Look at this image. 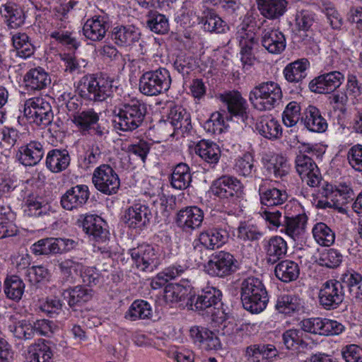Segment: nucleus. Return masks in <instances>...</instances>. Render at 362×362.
Segmentation results:
<instances>
[{
    "instance_id": "nucleus-50",
    "label": "nucleus",
    "mask_w": 362,
    "mask_h": 362,
    "mask_svg": "<svg viewBox=\"0 0 362 362\" xmlns=\"http://www.w3.org/2000/svg\"><path fill=\"white\" fill-rule=\"evenodd\" d=\"M256 129L264 137L276 139L281 136L282 129L279 122L270 117H262L256 124Z\"/></svg>"
},
{
    "instance_id": "nucleus-16",
    "label": "nucleus",
    "mask_w": 362,
    "mask_h": 362,
    "mask_svg": "<svg viewBox=\"0 0 362 362\" xmlns=\"http://www.w3.org/2000/svg\"><path fill=\"white\" fill-rule=\"evenodd\" d=\"M221 101L227 107L231 117L245 122L249 117V107L247 100L237 90L226 91L219 95Z\"/></svg>"
},
{
    "instance_id": "nucleus-63",
    "label": "nucleus",
    "mask_w": 362,
    "mask_h": 362,
    "mask_svg": "<svg viewBox=\"0 0 362 362\" xmlns=\"http://www.w3.org/2000/svg\"><path fill=\"white\" fill-rule=\"evenodd\" d=\"M338 282L344 287H347L350 293H352L356 290L355 294L357 296L358 289L361 288L362 284V276L358 272L351 269L347 270L343 273Z\"/></svg>"
},
{
    "instance_id": "nucleus-14",
    "label": "nucleus",
    "mask_w": 362,
    "mask_h": 362,
    "mask_svg": "<svg viewBox=\"0 0 362 362\" xmlns=\"http://www.w3.org/2000/svg\"><path fill=\"white\" fill-rule=\"evenodd\" d=\"M152 218V212L145 202L138 201L127 209L122 217L124 223L130 228L142 230Z\"/></svg>"
},
{
    "instance_id": "nucleus-55",
    "label": "nucleus",
    "mask_w": 362,
    "mask_h": 362,
    "mask_svg": "<svg viewBox=\"0 0 362 362\" xmlns=\"http://www.w3.org/2000/svg\"><path fill=\"white\" fill-rule=\"evenodd\" d=\"M25 291V284L16 275L8 276L4 281V293L11 300L18 301L21 299Z\"/></svg>"
},
{
    "instance_id": "nucleus-10",
    "label": "nucleus",
    "mask_w": 362,
    "mask_h": 362,
    "mask_svg": "<svg viewBox=\"0 0 362 362\" xmlns=\"http://www.w3.org/2000/svg\"><path fill=\"white\" fill-rule=\"evenodd\" d=\"M73 8L71 1L56 8L54 13V22L52 24L57 30L50 32V37L62 44L69 46L71 48L77 49L79 43L71 37V33L65 29L69 25L68 12Z\"/></svg>"
},
{
    "instance_id": "nucleus-47",
    "label": "nucleus",
    "mask_w": 362,
    "mask_h": 362,
    "mask_svg": "<svg viewBox=\"0 0 362 362\" xmlns=\"http://www.w3.org/2000/svg\"><path fill=\"white\" fill-rule=\"evenodd\" d=\"M274 273L278 279L283 282L288 283L298 278L300 267L293 261L289 259L282 260L276 265Z\"/></svg>"
},
{
    "instance_id": "nucleus-30",
    "label": "nucleus",
    "mask_w": 362,
    "mask_h": 362,
    "mask_svg": "<svg viewBox=\"0 0 362 362\" xmlns=\"http://www.w3.org/2000/svg\"><path fill=\"white\" fill-rule=\"evenodd\" d=\"M194 151L209 168H214L221 158V149L214 141L202 139L195 146Z\"/></svg>"
},
{
    "instance_id": "nucleus-36",
    "label": "nucleus",
    "mask_w": 362,
    "mask_h": 362,
    "mask_svg": "<svg viewBox=\"0 0 362 362\" xmlns=\"http://www.w3.org/2000/svg\"><path fill=\"white\" fill-rule=\"evenodd\" d=\"M23 82L28 90H40L50 84L51 78L43 68L37 66L26 72Z\"/></svg>"
},
{
    "instance_id": "nucleus-49",
    "label": "nucleus",
    "mask_w": 362,
    "mask_h": 362,
    "mask_svg": "<svg viewBox=\"0 0 362 362\" xmlns=\"http://www.w3.org/2000/svg\"><path fill=\"white\" fill-rule=\"evenodd\" d=\"M153 316L151 305L146 300H136L125 313L124 317L131 321L148 320Z\"/></svg>"
},
{
    "instance_id": "nucleus-17",
    "label": "nucleus",
    "mask_w": 362,
    "mask_h": 362,
    "mask_svg": "<svg viewBox=\"0 0 362 362\" xmlns=\"http://www.w3.org/2000/svg\"><path fill=\"white\" fill-rule=\"evenodd\" d=\"M296 171L302 180L312 187H317L322 180V175L315 162L306 154L300 153L296 156Z\"/></svg>"
},
{
    "instance_id": "nucleus-25",
    "label": "nucleus",
    "mask_w": 362,
    "mask_h": 362,
    "mask_svg": "<svg viewBox=\"0 0 362 362\" xmlns=\"http://www.w3.org/2000/svg\"><path fill=\"white\" fill-rule=\"evenodd\" d=\"M99 115L93 109H88L77 112L74 115L73 122L78 129L85 132H92L101 136L104 129L98 124Z\"/></svg>"
},
{
    "instance_id": "nucleus-41",
    "label": "nucleus",
    "mask_w": 362,
    "mask_h": 362,
    "mask_svg": "<svg viewBox=\"0 0 362 362\" xmlns=\"http://www.w3.org/2000/svg\"><path fill=\"white\" fill-rule=\"evenodd\" d=\"M62 295L71 308L81 306L90 300L93 296V291L86 286H76L65 290Z\"/></svg>"
},
{
    "instance_id": "nucleus-12",
    "label": "nucleus",
    "mask_w": 362,
    "mask_h": 362,
    "mask_svg": "<svg viewBox=\"0 0 362 362\" xmlns=\"http://www.w3.org/2000/svg\"><path fill=\"white\" fill-rule=\"evenodd\" d=\"M92 182L98 191L106 195L116 194L120 186L117 173L107 164L100 165L94 170Z\"/></svg>"
},
{
    "instance_id": "nucleus-29",
    "label": "nucleus",
    "mask_w": 362,
    "mask_h": 362,
    "mask_svg": "<svg viewBox=\"0 0 362 362\" xmlns=\"http://www.w3.org/2000/svg\"><path fill=\"white\" fill-rule=\"evenodd\" d=\"M262 45L269 52L274 54L281 53L286 48V42L284 33L279 29L264 28L262 32Z\"/></svg>"
},
{
    "instance_id": "nucleus-33",
    "label": "nucleus",
    "mask_w": 362,
    "mask_h": 362,
    "mask_svg": "<svg viewBox=\"0 0 362 362\" xmlns=\"http://www.w3.org/2000/svg\"><path fill=\"white\" fill-rule=\"evenodd\" d=\"M352 194L353 190L349 186L339 185L335 189L330 201H317L316 206L322 209H335L340 211L342 207L351 199Z\"/></svg>"
},
{
    "instance_id": "nucleus-57",
    "label": "nucleus",
    "mask_w": 362,
    "mask_h": 362,
    "mask_svg": "<svg viewBox=\"0 0 362 362\" xmlns=\"http://www.w3.org/2000/svg\"><path fill=\"white\" fill-rule=\"evenodd\" d=\"M237 230V238L244 242L257 241L263 236V233L259 228L248 221L240 222Z\"/></svg>"
},
{
    "instance_id": "nucleus-42",
    "label": "nucleus",
    "mask_w": 362,
    "mask_h": 362,
    "mask_svg": "<svg viewBox=\"0 0 362 362\" xmlns=\"http://www.w3.org/2000/svg\"><path fill=\"white\" fill-rule=\"evenodd\" d=\"M275 308L279 313L291 315L303 310L304 302L298 295L281 294L277 298Z\"/></svg>"
},
{
    "instance_id": "nucleus-53",
    "label": "nucleus",
    "mask_w": 362,
    "mask_h": 362,
    "mask_svg": "<svg viewBox=\"0 0 362 362\" xmlns=\"http://www.w3.org/2000/svg\"><path fill=\"white\" fill-rule=\"evenodd\" d=\"M312 233L315 242L323 247H329L334 243L335 232L323 222L316 223L313 228Z\"/></svg>"
},
{
    "instance_id": "nucleus-58",
    "label": "nucleus",
    "mask_w": 362,
    "mask_h": 362,
    "mask_svg": "<svg viewBox=\"0 0 362 362\" xmlns=\"http://www.w3.org/2000/svg\"><path fill=\"white\" fill-rule=\"evenodd\" d=\"M57 244V238H42L37 240L31 245L30 251L35 255H49L59 254Z\"/></svg>"
},
{
    "instance_id": "nucleus-60",
    "label": "nucleus",
    "mask_w": 362,
    "mask_h": 362,
    "mask_svg": "<svg viewBox=\"0 0 362 362\" xmlns=\"http://www.w3.org/2000/svg\"><path fill=\"white\" fill-rule=\"evenodd\" d=\"M101 151L98 146H92L86 151L78 154V165L83 170H88L98 163Z\"/></svg>"
},
{
    "instance_id": "nucleus-2",
    "label": "nucleus",
    "mask_w": 362,
    "mask_h": 362,
    "mask_svg": "<svg viewBox=\"0 0 362 362\" xmlns=\"http://www.w3.org/2000/svg\"><path fill=\"white\" fill-rule=\"evenodd\" d=\"M115 112L118 119L116 127L123 132H132L143 124L147 107L141 100L134 98L120 103Z\"/></svg>"
},
{
    "instance_id": "nucleus-56",
    "label": "nucleus",
    "mask_w": 362,
    "mask_h": 362,
    "mask_svg": "<svg viewBox=\"0 0 362 362\" xmlns=\"http://www.w3.org/2000/svg\"><path fill=\"white\" fill-rule=\"evenodd\" d=\"M30 362H50L52 352L45 340H39L28 348Z\"/></svg>"
},
{
    "instance_id": "nucleus-19",
    "label": "nucleus",
    "mask_w": 362,
    "mask_h": 362,
    "mask_svg": "<svg viewBox=\"0 0 362 362\" xmlns=\"http://www.w3.org/2000/svg\"><path fill=\"white\" fill-rule=\"evenodd\" d=\"M204 216V211L200 208L186 206L177 213L175 223L182 231L192 233L202 226Z\"/></svg>"
},
{
    "instance_id": "nucleus-59",
    "label": "nucleus",
    "mask_w": 362,
    "mask_h": 362,
    "mask_svg": "<svg viewBox=\"0 0 362 362\" xmlns=\"http://www.w3.org/2000/svg\"><path fill=\"white\" fill-rule=\"evenodd\" d=\"M13 335L21 340H30L34 338L35 329L33 322L29 320H22L8 327Z\"/></svg>"
},
{
    "instance_id": "nucleus-45",
    "label": "nucleus",
    "mask_w": 362,
    "mask_h": 362,
    "mask_svg": "<svg viewBox=\"0 0 362 362\" xmlns=\"http://www.w3.org/2000/svg\"><path fill=\"white\" fill-rule=\"evenodd\" d=\"M11 41L17 56L27 59L35 53V46L27 33L16 32L12 34Z\"/></svg>"
},
{
    "instance_id": "nucleus-7",
    "label": "nucleus",
    "mask_w": 362,
    "mask_h": 362,
    "mask_svg": "<svg viewBox=\"0 0 362 362\" xmlns=\"http://www.w3.org/2000/svg\"><path fill=\"white\" fill-rule=\"evenodd\" d=\"M23 113L30 123L42 128L52 125L54 118L51 105L42 97H34L25 100Z\"/></svg>"
},
{
    "instance_id": "nucleus-54",
    "label": "nucleus",
    "mask_w": 362,
    "mask_h": 362,
    "mask_svg": "<svg viewBox=\"0 0 362 362\" xmlns=\"http://www.w3.org/2000/svg\"><path fill=\"white\" fill-rule=\"evenodd\" d=\"M146 26L156 34L164 35L170 30L168 18L157 11H149L146 15Z\"/></svg>"
},
{
    "instance_id": "nucleus-35",
    "label": "nucleus",
    "mask_w": 362,
    "mask_h": 362,
    "mask_svg": "<svg viewBox=\"0 0 362 362\" xmlns=\"http://www.w3.org/2000/svg\"><path fill=\"white\" fill-rule=\"evenodd\" d=\"M301 122L310 132L322 133L327 129L326 119L322 116L320 110L309 105L303 112Z\"/></svg>"
},
{
    "instance_id": "nucleus-3",
    "label": "nucleus",
    "mask_w": 362,
    "mask_h": 362,
    "mask_svg": "<svg viewBox=\"0 0 362 362\" xmlns=\"http://www.w3.org/2000/svg\"><path fill=\"white\" fill-rule=\"evenodd\" d=\"M283 93L279 83L272 81L259 83L249 93V101L259 111H269L278 106Z\"/></svg>"
},
{
    "instance_id": "nucleus-40",
    "label": "nucleus",
    "mask_w": 362,
    "mask_h": 362,
    "mask_svg": "<svg viewBox=\"0 0 362 362\" xmlns=\"http://www.w3.org/2000/svg\"><path fill=\"white\" fill-rule=\"evenodd\" d=\"M71 157L66 149L54 148L49 151L46 157V166L52 173H60L69 165Z\"/></svg>"
},
{
    "instance_id": "nucleus-23",
    "label": "nucleus",
    "mask_w": 362,
    "mask_h": 362,
    "mask_svg": "<svg viewBox=\"0 0 362 362\" xmlns=\"http://www.w3.org/2000/svg\"><path fill=\"white\" fill-rule=\"evenodd\" d=\"M308 216L304 212L297 214L286 213L280 232L284 233L294 241L301 238L305 233Z\"/></svg>"
},
{
    "instance_id": "nucleus-4",
    "label": "nucleus",
    "mask_w": 362,
    "mask_h": 362,
    "mask_svg": "<svg viewBox=\"0 0 362 362\" xmlns=\"http://www.w3.org/2000/svg\"><path fill=\"white\" fill-rule=\"evenodd\" d=\"M112 82L110 77L102 74L84 76L79 82V94L87 100L105 101L112 93Z\"/></svg>"
},
{
    "instance_id": "nucleus-8",
    "label": "nucleus",
    "mask_w": 362,
    "mask_h": 362,
    "mask_svg": "<svg viewBox=\"0 0 362 362\" xmlns=\"http://www.w3.org/2000/svg\"><path fill=\"white\" fill-rule=\"evenodd\" d=\"M238 269V261L228 252L221 250L213 253L204 264V271L211 276L226 278Z\"/></svg>"
},
{
    "instance_id": "nucleus-11",
    "label": "nucleus",
    "mask_w": 362,
    "mask_h": 362,
    "mask_svg": "<svg viewBox=\"0 0 362 362\" xmlns=\"http://www.w3.org/2000/svg\"><path fill=\"white\" fill-rule=\"evenodd\" d=\"M244 186L238 177L225 175L213 181L211 190L212 194L223 200L235 201L243 194Z\"/></svg>"
},
{
    "instance_id": "nucleus-22",
    "label": "nucleus",
    "mask_w": 362,
    "mask_h": 362,
    "mask_svg": "<svg viewBox=\"0 0 362 362\" xmlns=\"http://www.w3.org/2000/svg\"><path fill=\"white\" fill-rule=\"evenodd\" d=\"M344 80V76L341 72L330 71L313 78L309 83V88L310 91L315 93H330L338 88Z\"/></svg>"
},
{
    "instance_id": "nucleus-6",
    "label": "nucleus",
    "mask_w": 362,
    "mask_h": 362,
    "mask_svg": "<svg viewBox=\"0 0 362 362\" xmlns=\"http://www.w3.org/2000/svg\"><path fill=\"white\" fill-rule=\"evenodd\" d=\"M172 78L170 71L163 67L144 71L139 78V90L145 95L157 96L166 93L170 88Z\"/></svg>"
},
{
    "instance_id": "nucleus-20",
    "label": "nucleus",
    "mask_w": 362,
    "mask_h": 362,
    "mask_svg": "<svg viewBox=\"0 0 362 362\" xmlns=\"http://www.w3.org/2000/svg\"><path fill=\"white\" fill-rule=\"evenodd\" d=\"M222 293L214 286H207L202 289L197 297L190 298L194 309L199 312H206V314L214 313V310L221 300Z\"/></svg>"
},
{
    "instance_id": "nucleus-13",
    "label": "nucleus",
    "mask_w": 362,
    "mask_h": 362,
    "mask_svg": "<svg viewBox=\"0 0 362 362\" xmlns=\"http://www.w3.org/2000/svg\"><path fill=\"white\" fill-rule=\"evenodd\" d=\"M317 298L320 305L323 309L335 310L339 307L344 299L343 286L337 280H327L321 284Z\"/></svg>"
},
{
    "instance_id": "nucleus-44",
    "label": "nucleus",
    "mask_w": 362,
    "mask_h": 362,
    "mask_svg": "<svg viewBox=\"0 0 362 362\" xmlns=\"http://www.w3.org/2000/svg\"><path fill=\"white\" fill-rule=\"evenodd\" d=\"M267 261L274 264L283 258L287 252V243L280 236H273L264 244Z\"/></svg>"
},
{
    "instance_id": "nucleus-48",
    "label": "nucleus",
    "mask_w": 362,
    "mask_h": 362,
    "mask_svg": "<svg viewBox=\"0 0 362 362\" xmlns=\"http://www.w3.org/2000/svg\"><path fill=\"white\" fill-rule=\"evenodd\" d=\"M192 182V174L188 165L180 163L175 165L170 176V184L175 189H187Z\"/></svg>"
},
{
    "instance_id": "nucleus-39",
    "label": "nucleus",
    "mask_w": 362,
    "mask_h": 362,
    "mask_svg": "<svg viewBox=\"0 0 362 362\" xmlns=\"http://www.w3.org/2000/svg\"><path fill=\"white\" fill-rule=\"evenodd\" d=\"M309 67L310 62L307 59H297L284 67V77L288 83H300L307 76V70Z\"/></svg>"
},
{
    "instance_id": "nucleus-5",
    "label": "nucleus",
    "mask_w": 362,
    "mask_h": 362,
    "mask_svg": "<svg viewBox=\"0 0 362 362\" xmlns=\"http://www.w3.org/2000/svg\"><path fill=\"white\" fill-rule=\"evenodd\" d=\"M230 227L226 221L216 222L203 229L193 242L195 250H214L221 248L229 239Z\"/></svg>"
},
{
    "instance_id": "nucleus-46",
    "label": "nucleus",
    "mask_w": 362,
    "mask_h": 362,
    "mask_svg": "<svg viewBox=\"0 0 362 362\" xmlns=\"http://www.w3.org/2000/svg\"><path fill=\"white\" fill-rule=\"evenodd\" d=\"M199 23L209 33H224L228 30L227 23L212 9L204 11Z\"/></svg>"
},
{
    "instance_id": "nucleus-27",
    "label": "nucleus",
    "mask_w": 362,
    "mask_h": 362,
    "mask_svg": "<svg viewBox=\"0 0 362 362\" xmlns=\"http://www.w3.org/2000/svg\"><path fill=\"white\" fill-rule=\"evenodd\" d=\"M44 154L43 145L39 141H31L18 148L16 157L23 165L34 166L40 163Z\"/></svg>"
},
{
    "instance_id": "nucleus-18",
    "label": "nucleus",
    "mask_w": 362,
    "mask_h": 362,
    "mask_svg": "<svg viewBox=\"0 0 362 362\" xmlns=\"http://www.w3.org/2000/svg\"><path fill=\"white\" fill-rule=\"evenodd\" d=\"M77 223L98 244L105 243L109 239V232L105 228V222L98 216L81 215L78 219Z\"/></svg>"
},
{
    "instance_id": "nucleus-31",
    "label": "nucleus",
    "mask_w": 362,
    "mask_h": 362,
    "mask_svg": "<svg viewBox=\"0 0 362 362\" xmlns=\"http://www.w3.org/2000/svg\"><path fill=\"white\" fill-rule=\"evenodd\" d=\"M168 120L174 127L175 131L183 136L188 135L192 126L189 114L180 106H175L170 110Z\"/></svg>"
},
{
    "instance_id": "nucleus-32",
    "label": "nucleus",
    "mask_w": 362,
    "mask_h": 362,
    "mask_svg": "<svg viewBox=\"0 0 362 362\" xmlns=\"http://www.w3.org/2000/svg\"><path fill=\"white\" fill-rule=\"evenodd\" d=\"M0 14L10 28H18L25 23V13L21 6L14 2H6L0 6Z\"/></svg>"
},
{
    "instance_id": "nucleus-61",
    "label": "nucleus",
    "mask_w": 362,
    "mask_h": 362,
    "mask_svg": "<svg viewBox=\"0 0 362 362\" xmlns=\"http://www.w3.org/2000/svg\"><path fill=\"white\" fill-rule=\"evenodd\" d=\"M27 211L32 216H42L48 214L49 204L40 197L29 196L26 199Z\"/></svg>"
},
{
    "instance_id": "nucleus-51",
    "label": "nucleus",
    "mask_w": 362,
    "mask_h": 362,
    "mask_svg": "<svg viewBox=\"0 0 362 362\" xmlns=\"http://www.w3.org/2000/svg\"><path fill=\"white\" fill-rule=\"evenodd\" d=\"M233 170L235 173L245 178H252L257 173V168L255 165L253 156L247 152L242 156H239L235 160Z\"/></svg>"
},
{
    "instance_id": "nucleus-52",
    "label": "nucleus",
    "mask_w": 362,
    "mask_h": 362,
    "mask_svg": "<svg viewBox=\"0 0 362 362\" xmlns=\"http://www.w3.org/2000/svg\"><path fill=\"white\" fill-rule=\"evenodd\" d=\"M187 267L185 264H174L159 272L152 280L151 285L154 289L164 286L168 281L181 276Z\"/></svg>"
},
{
    "instance_id": "nucleus-24",
    "label": "nucleus",
    "mask_w": 362,
    "mask_h": 362,
    "mask_svg": "<svg viewBox=\"0 0 362 362\" xmlns=\"http://www.w3.org/2000/svg\"><path fill=\"white\" fill-rule=\"evenodd\" d=\"M90 196L88 187L85 185H76L68 189L61 197V205L66 209L71 211L82 207Z\"/></svg>"
},
{
    "instance_id": "nucleus-64",
    "label": "nucleus",
    "mask_w": 362,
    "mask_h": 362,
    "mask_svg": "<svg viewBox=\"0 0 362 362\" xmlns=\"http://www.w3.org/2000/svg\"><path fill=\"white\" fill-rule=\"evenodd\" d=\"M301 107L298 103L291 101L287 104L283 113L282 120L287 127L295 126L300 119H301Z\"/></svg>"
},
{
    "instance_id": "nucleus-37",
    "label": "nucleus",
    "mask_w": 362,
    "mask_h": 362,
    "mask_svg": "<svg viewBox=\"0 0 362 362\" xmlns=\"http://www.w3.org/2000/svg\"><path fill=\"white\" fill-rule=\"evenodd\" d=\"M192 286L189 280L182 279L177 284H169L164 289L163 298L166 303H177L191 293Z\"/></svg>"
},
{
    "instance_id": "nucleus-34",
    "label": "nucleus",
    "mask_w": 362,
    "mask_h": 362,
    "mask_svg": "<svg viewBox=\"0 0 362 362\" xmlns=\"http://www.w3.org/2000/svg\"><path fill=\"white\" fill-rule=\"evenodd\" d=\"M141 37L139 30L133 26H117L111 33L112 40L120 47H129L138 42Z\"/></svg>"
},
{
    "instance_id": "nucleus-62",
    "label": "nucleus",
    "mask_w": 362,
    "mask_h": 362,
    "mask_svg": "<svg viewBox=\"0 0 362 362\" xmlns=\"http://www.w3.org/2000/svg\"><path fill=\"white\" fill-rule=\"evenodd\" d=\"M190 336L195 343L207 341L210 346L216 348L219 345V339L216 334L209 329L204 327H192L190 329Z\"/></svg>"
},
{
    "instance_id": "nucleus-26",
    "label": "nucleus",
    "mask_w": 362,
    "mask_h": 362,
    "mask_svg": "<svg viewBox=\"0 0 362 362\" xmlns=\"http://www.w3.org/2000/svg\"><path fill=\"white\" fill-rule=\"evenodd\" d=\"M236 38L240 47L241 62L244 66H250L255 61L253 49L257 45L255 34L252 31H247L244 28L238 30Z\"/></svg>"
},
{
    "instance_id": "nucleus-1",
    "label": "nucleus",
    "mask_w": 362,
    "mask_h": 362,
    "mask_svg": "<svg viewBox=\"0 0 362 362\" xmlns=\"http://www.w3.org/2000/svg\"><path fill=\"white\" fill-rule=\"evenodd\" d=\"M240 299L244 309L253 314L262 312L269 302L267 289L262 281L250 276L240 284Z\"/></svg>"
},
{
    "instance_id": "nucleus-43",
    "label": "nucleus",
    "mask_w": 362,
    "mask_h": 362,
    "mask_svg": "<svg viewBox=\"0 0 362 362\" xmlns=\"http://www.w3.org/2000/svg\"><path fill=\"white\" fill-rule=\"evenodd\" d=\"M260 13L269 19H278L287 8L286 0H256Z\"/></svg>"
},
{
    "instance_id": "nucleus-15",
    "label": "nucleus",
    "mask_w": 362,
    "mask_h": 362,
    "mask_svg": "<svg viewBox=\"0 0 362 362\" xmlns=\"http://www.w3.org/2000/svg\"><path fill=\"white\" fill-rule=\"evenodd\" d=\"M302 330L323 336L339 335L345 327L340 322L328 318L313 317L304 319L300 322Z\"/></svg>"
},
{
    "instance_id": "nucleus-21",
    "label": "nucleus",
    "mask_w": 362,
    "mask_h": 362,
    "mask_svg": "<svg viewBox=\"0 0 362 362\" xmlns=\"http://www.w3.org/2000/svg\"><path fill=\"white\" fill-rule=\"evenodd\" d=\"M110 23L107 14L95 15L84 23L83 34L86 39L91 41H101L109 30Z\"/></svg>"
},
{
    "instance_id": "nucleus-38",
    "label": "nucleus",
    "mask_w": 362,
    "mask_h": 362,
    "mask_svg": "<svg viewBox=\"0 0 362 362\" xmlns=\"http://www.w3.org/2000/svg\"><path fill=\"white\" fill-rule=\"evenodd\" d=\"M263 166L269 175L282 178L288 174L287 160L281 154H267L262 158Z\"/></svg>"
},
{
    "instance_id": "nucleus-28",
    "label": "nucleus",
    "mask_w": 362,
    "mask_h": 362,
    "mask_svg": "<svg viewBox=\"0 0 362 362\" xmlns=\"http://www.w3.org/2000/svg\"><path fill=\"white\" fill-rule=\"evenodd\" d=\"M258 194L261 204L268 207L281 205L288 199L286 190L270 187L267 186V183L264 180L259 185Z\"/></svg>"
},
{
    "instance_id": "nucleus-9",
    "label": "nucleus",
    "mask_w": 362,
    "mask_h": 362,
    "mask_svg": "<svg viewBox=\"0 0 362 362\" xmlns=\"http://www.w3.org/2000/svg\"><path fill=\"white\" fill-rule=\"evenodd\" d=\"M137 269L142 272H152L162 263L158 247L149 244H141L129 250Z\"/></svg>"
}]
</instances>
